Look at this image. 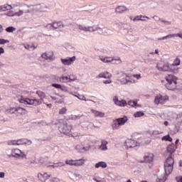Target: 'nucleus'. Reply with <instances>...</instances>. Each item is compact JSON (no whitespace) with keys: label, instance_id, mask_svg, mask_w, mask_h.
<instances>
[{"label":"nucleus","instance_id":"1","mask_svg":"<svg viewBox=\"0 0 182 182\" xmlns=\"http://www.w3.org/2000/svg\"><path fill=\"white\" fill-rule=\"evenodd\" d=\"M177 150V146L176 144H171L168 145L166 148V161L164 162V170H165V176L159 178V182H164L167 180V176H170L173 173L174 168V158H173V154L175 153Z\"/></svg>","mask_w":182,"mask_h":182},{"label":"nucleus","instance_id":"2","mask_svg":"<svg viewBox=\"0 0 182 182\" xmlns=\"http://www.w3.org/2000/svg\"><path fill=\"white\" fill-rule=\"evenodd\" d=\"M36 95H38L39 100L38 99H29L23 97H21L18 99L19 103H23V105H31L33 106H38L43 103V100L46 97V94L43 91L38 90L36 91Z\"/></svg>","mask_w":182,"mask_h":182},{"label":"nucleus","instance_id":"3","mask_svg":"<svg viewBox=\"0 0 182 182\" xmlns=\"http://www.w3.org/2000/svg\"><path fill=\"white\" fill-rule=\"evenodd\" d=\"M117 75H118L117 80L119 82L121 85H133L137 83V81L130 77L127 73L120 71L117 72Z\"/></svg>","mask_w":182,"mask_h":182},{"label":"nucleus","instance_id":"4","mask_svg":"<svg viewBox=\"0 0 182 182\" xmlns=\"http://www.w3.org/2000/svg\"><path fill=\"white\" fill-rule=\"evenodd\" d=\"M7 159H16V160H23L26 159V154L22 150L16 148L11 149L10 154H6Z\"/></svg>","mask_w":182,"mask_h":182},{"label":"nucleus","instance_id":"5","mask_svg":"<svg viewBox=\"0 0 182 182\" xmlns=\"http://www.w3.org/2000/svg\"><path fill=\"white\" fill-rule=\"evenodd\" d=\"M141 139V135L136 134L132 136V139H127L125 141L126 149H134L140 146V139Z\"/></svg>","mask_w":182,"mask_h":182},{"label":"nucleus","instance_id":"6","mask_svg":"<svg viewBox=\"0 0 182 182\" xmlns=\"http://www.w3.org/2000/svg\"><path fill=\"white\" fill-rule=\"evenodd\" d=\"M165 80L167 83L166 85L168 90H176L177 88V77L173 75H168Z\"/></svg>","mask_w":182,"mask_h":182},{"label":"nucleus","instance_id":"7","mask_svg":"<svg viewBox=\"0 0 182 182\" xmlns=\"http://www.w3.org/2000/svg\"><path fill=\"white\" fill-rule=\"evenodd\" d=\"M129 121V118L126 116L116 119L112 122V127L113 130H119L121 126H124Z\"/></svg>","mask_w":182,"mask_h":182},{"label":"nucleus","instance_id":"8","mask_svg":"<svg viewBox=\"0 0 182 182\" xmlns=\"http://www.w3.org/2000/svg\"><path fill=\"white\" fill-rule=\"evenodd\" d=\"M77 28H78L80 31H83L84 32H102V28L96 26H86L85 25L77 24Z\"/></svg>","mask_w":182,"mask_h":182},{"label":"nucleus","instance_id":"9","mask_svg":"<svg viewBox=\"0 0 182 182\" xmlns=\"http://www.w3.org/2000/svg\"><path fill=\"white\" fill-rule=\"evenodd\" d=\"M58 130L63 134H70L72 133V125L68 123L61 124L58 127Z\"/></svg>","mask_w":182,"mask_h":182},{"label":"nucleus","instance_id":"10","mask_svg":"<svg viewBox=\"0 0 182 182\" xmlns=\"http://www.w3.org/2000/svg\"><path fill=\"white\" fill-rule=\"evenodd\" d=\"M168 100V96L161 95H156L154 99L155 105H164Z\"/></svg>","mask_w":182,"mask_h":182},{"label":"nucleus","instance_id":"11","mask_svg":"<svg viewBox=\"0 0 182 182\" xmlns=\"http://www.w3.org/2000/svg\"><path fill=\"white\" fill-rule=\"evenodd\" d=\"M156 68L160 72H169L170 64L168 63H158L156 65Z\"/></svg>","mask_w":182,"mask_h":182},{"label":"nucleus","instance_id":"12","mask_svg":"<svg viewBox=\"0 0 182 182\" xmlns=\"http://www.w3.org/2000/svg\"><path fill=\"white\" fill-rule=\"evenodd\" d=\"M76 62V56L73 55V57H67L65 58H61V63L65 66H70L73 63Z\"/></svg>","mask_w":182,"mask_h":182},{"label":"nucleus","instance_id":"13","mask_svg":"<svg viewBox=\"0 0 182 182\" xmlns=\"http://www.w3.org/2000/svg\"><path fill=\"white\" fill-rule=\"evenodd\" d=\"M112 102L116 105V106H119V107H124L127 106V102L124 100H119V97L114 96L112 99Z\"/></svg>","mask_w":182,"mask_h":182},{"label":"nucleus","instance_id":"14","mask_svg":"<svg viewBox=\"0 0 182 182\" xmlns=\"http://www.w3.org/2000/svg\"><path fill=\"white\" fill-rule=\"evenodd\" d=\"M50 173L42 172L38 174V178L40 181L45 182L50 178Z\"/></svg>","mask_w":182,"mask_h":182},{"label":"nucleus","instance_id":"15","mask_svg":"<svg viewBox=\"0 0 182 182\" xmlns=\"http://www.w3.org/2000/svg\"><path fill=\"white\" fill-rule=\"evenodd\" d=\"M16 141H17V146H22L23 144L26 146H31V144H32V141L28 139H16Z\"/></svg>","mask_w":182,"mask_h":182},{"label":"nucleus","instance_id":"16","mask_svg":"<svg viewBox=\"0 0 182 182\" xmlns=\"http://www.w3.org/2000/svg\"><path fill=\"white\" fill-rule=\"evenodd\" d=\"M41 57L43 59H46V60H55V58L53 57V52L48 51L43 53Z\"/></svg>","mask_w":182,"mask_h":182},{"label":"nucleus","instance_id":"17","mask_svg":"<svg viewBox=\"0 0 182 182\" xmlns=\"http://www.w3.org/2000/svg\"><path fill=\"white\" fill-rule=\"evenodd\" d=\"M112 77V73L105 71L100 73L98 75L96 76V79H110Z\"/></svg>","mask_w":182,"mask_h":182},{"label":"nucleus","instance_id":"18","mask_svg":"<svg viewBox=\"0 0 182 182\" xmlns=\"http://www.w3.org/2000/svg\"><path fill=\"white\" fill-rule=\"evenodd\" d=\"M153 160H154V154L151 153H146L144 156V163H152Z\"/></svg>","mask_w":182,"mask_h":182},{"label":"nucleus","instance_id":"19","mask_svg":"<svg viewBox=\"0 0 182 182\" xmlns=\"http://www.w3.org/2000/svg\"><path fill=\"white\" fill-rule=\"evenodd\" d=\"M75 150H77L79 153H85V151H89V150H90V145L87 146L76 145Z\"/></svg>","mask_w":182,"mask_h":182},{"label":"nucleus","instance_id":"20","mask_svg":"<svg viewBox=\"0 0 182 182\" xmlns=\"http://www.w3.org/2000/svg\"><path fill=\"white\" fill-rule=\"evenodd\" d=\"M100 60L101 62H103V63H112L114 60L113 57L109 56H100Z\"/></svg>","mask_w":182,"mask_h":182},{"label":"nucleus","instance_id":"21","mask_svg":"<svg viewBox=\"0 0 182 182\" xmlns=\"http://www.w3.org/2000/svg\"><path fill=\"white\" fill-rule=\"evenodd\" d=\"M14 9V7L10 4H4L0 6V12H6Z\"/></svg>","mask_w":182,"mask_h":182},{"label":"nucleus","instance_id":"22","mask_svg":"<svg viewBox=\"0 0 182 182\" xmlns=\"http://www.w3.org/2000/svg\"><path fill=\"white\" fill-rule=\"evenodd\" d=\"M81 124V127H82V129H92V127H96L93 123L90 122H85L82 123H80Z\"/></svg>","mask_w":182,"mask_h":182},{"label":"nucleus","instance_id":"23","mask_svg":"<svg viewBox=\"0 0 182 182\" xmlns=\"http://www.w3.org/2000/svg\"><path fill=\"white\" fill-rule=\"evenodd\" d=\"M107 144H109V142L106 140H102L101 141V145L100 146V149L102 150V151H107Z\"/></svg>","mask_w":182,"mask_h":182},{"label":"nucleus","instance_id":"24","mask_svg":"<svg viewBox=\"0 0 182 182\" xmlns=\"http://www.w3.org/2000/svg\"><path fill=\"white\" fill-rule=\"evenodd\" d=\"M91 112L92 113H93L95 117H105V116H106V114H105V112H102L96 109H92Z\"/></svg>","mask_w":182,"mask_h":182},{"label":"nucleus","instance_id":"25","mask_svg":"<svg viewBox=\"0 0 182 182\" xmlns=\"http://www.w3.org/2000/svg\"><path fill=\"white\" fill-rule=\"evenodd\" d=\"M107 168V164L105 161H99L98 163L95 164V168Z\"/></svg>","mask_w":182,"mask_h":182},{"label":"nucleus","instance_id":"26","mask_svg":"<svg viewBox=\"0 0 182 182\" xmlns=\"http://www.w3.org/2000/svg\"><path fill=\"white\" fill-rule=\"evenodd\" d=\"M60 82L61 83H70V76H69V75H67V76L63 75V76H61L60 78Z\"/></svg>","mask_w":182,"mask_h":182},{"label":"nucleus","instance_id":"27","mask_svg":"<svg viewBox=\"0 0 182 182\" xmlns=\"http://www.w3.org/2000/svg\"><path fill=\"white\" fill-rule=\"evenodd\" d=\"M171 72L172 73H178L180 72V68H178L176 65H173V64L169 65V71Z\"/></svg>","mask_w":182,"mask_h":182},{"label":"nucleus","instance_id":"28","mask_svg":"<svg viewBox=\"0 0 182 182\" xmlns=\"http://www.w3.org/2000/svg\"><path fill=\"white\" fill-rule=\"evenodd\" d=\"M53 29H62L63 28V23L62 21H57L53 23Z\"/></svg>","mask_w":182,"mask_h":182},{"label":"nucleus","instance_id":"29","mask_svg":"<svg viewBox=\"0 0 182 182\" xmlns=\"http://www.w3.org/2000/svg\"><path fill=\"white\" fill-rule=\"evenodd\" d=\"M141 18H146V19H150V18L143 16V15H139L136 16L135 18L132 19L133 22H136V21H141L142 22H146L147 20L146 19H142Z\"/></svg>","mask_w":182,"mask_h":182},{"label":"nucleus","instance_id":"30","mask_svg":"<svg viewBox=\"0 0 182 182\" xmlns=\"http://www.w3.org/2000/svg\"><path fill=\"white\" fill-rule=\"evenodd\" d=\"M126 11H127V8H126V6H119L115 9V12L117 14H123V12H126Z\"/></svg>","mask_w":182,"mask_h":182},{"label":"nucleus","instance_id":"31","mask_svg":"<svg viewBox=\"0 0 182 182\" xmlns=\"http://www.w3.org/2000/svg\"><path fill=\"white\" fill-rule=\"evenodd\" d=\"M128 105L132 107H141V105L137 104L136 100H130L128 102Z\"/></svg>","mask_w":182,"mask_h":182},{"label":"nucleus","instance_id":"32","mask_svg":"<svg viewBox=\"0 0 182 182\" xmlns=\"http://www.w3.org/2000/svg\"><path fill=\"white\" fill-rule=\"evenodd\" d=\"M16 112L18 113V114H26L27 113L26 109L21 107H16Z\"/></svg>","mask_w":182,"mask_h":182},{"label":"nucleus","instance_id":"33","mask_svg":"<svg viewBox=\"0 0 182 182\" xmlns=\"http://www.w3.org/2000/svg\"><path fill=\"white\" fill-rule=\"evenodd\" d=\"M63 166H65L64 162H58L53 165H48V167H53V168H56L58 167H63Z\"/></svg>","mask_w":182,"mask_h":182},{"label":"nucleus","instance_id":"34","mask_svg":"<svg viewBox=\"0 0 182 182\" xmlns=\"http://www.w3.org/2000/svg\"><path fill=\"white\" fill-rule=\"evenodd\" d=\"M64 48L68 52H75V47L70 44H65Z\"/></svg>","mask_w":182,"mask_h":182},{"label":"nucleus","instance_id":"35","mask_svg":"<svg viewBox=\"0 0 182 182\" xmlns=\"http://www.w3.org/2000/svg\"><path fill=\"white\" fill-rule=\"evenodd\" d=\"M113 59L114 65H122V63H123L120 57L113 58Z\"/></svg>","mask_w":182,"mask_h":182},{"label":"nucleus","instance_id":"36","mask_svg":"<svg viewBox=\"0 0 182 182\" xmlns=\"http://www.w3.org/2000/svg\"><path fill=\"white\" fill-rule=\"evenodd\" d=\"M149 134L151 137H156V136H159V134H161V132L159 130H154V131H151Z\"/></svg>","mask_w":182,"mask_h":182},{"label":"nucleus","instance_id":"37","mask_svg":"<svg viewBox=\"0 0 182 182\" xmlns=\"http://www.w3.org/2000/svg\"><path fill=\"white\" fill-rule=\"evenodd\" d=\"M172 65L173 66H180V65H181V60H180V58L176 57Z\"/></svg>","mask_w":182,"mask_h":182},{"label":"nucleus","instance_id":"38","mask_svg":"<svg viewBox=\"0 0 182 182\" xmlns=\"http://www.w3.org/2000/svg\"><path fill=\"white\" fill-rule=\"evenodd\" d=\"M85 164V161L83 159L75 160V166H83Z\"/></svg>","mask_w":182,"mask_h":182},{"label":"nucleus","instance_id":"39","mask_svg":"<svg viewBox=\"0 0 182 182\" xmlns=\"http://www.w3.org/2000/svg\"><path fill=\"white\" fill-rule=\"evenodd\" d=\"M6 112L7 113V114H14V113H16V107H13L6 109Z\"/></svg>","mask_w":182,"mask_h":182},{"label":"nucleus","instance_id":"40","mask_svg":"<svg viewBox=\"0 0 182 182\" xmlns=\"http://www.w3.org/2000/svg\"><path fill=\"white\" fill-rule=\"evenodd\" d=\"M6 31L9 33H14V32H15V31H16V28H15L14 26H9L6 28Z\"/></svg>","mask_w":182,"mask_h":182},{"label":"nucleus","instance_id":"41","mask_svg":"<svg viewBox=\"0 0 182 182\" xmlns=\"http://www.w3.org/2000/svg\"><path fill=\"white\" fill-rule=\"evenodd\" d=\"M161 140L163 141H173V138L170 136V135H166L162 137Z\"/></svg>","mask_w":182,"mask_h":182},{"label":"nucleus","instance_id":"42","mask_svg":"<svg viewBox=\"0 0 182 182\" xmlns=\"http://www.w3.org/2000/svg\"><path fill=\"white\" fill-rule=\"evenodd\" d=\"M8 146H18L17 141L16 140H9L7 141Z\"/></svg>","mask_w":182,"mask_h":182},{"label":"nucleus","instance_id":"43","mask_svg":"<svg viewBox=\"0 0 182 182\" xmlns=\"http://www.w3.org/2000/svg\"><path fill=\"white\" fill-rule=\"evenodd\" d=\"M25 49H27L28 50H35V49H36V46L32 45H25L24 46Z\"/></svg>","mask_w":182,"mask_h":182},{"label":"nucleus","instance_id":"44","mask_svg":"<svg viewBox=\"0 0 182 182\" xmlns=\"http://www.w3.org/2000/svg\"><path fill=\"white\" fill-rule=\"evenodd\" d=\"M134 117H143L144 116V112L143 111H139L134 113Z\"/></svg>","mask_w":182,"mask_h":182},{"label":"nucleus","instance_id":"45","mask_svg":"<svg viewBox=\"0 0 182 182\" xmlns=\"http://www.w3.org/2000/svg\"><path fill=\"white\" fill-rule=\"evenodd\" d=\"M65 164H67L68 166H75V160L67 159L65 160Z\"/></svg>","mask_w":182,"mask_h":182},{"label":"nucleus","instance_id":"46","mask_svg":"<svg viewBox=\"0 0 182 182\" xmlns=\"http://www.w3.org/2000/svg\"><path fill=\"white\" fill-rule=\"evenodd\" d=\"M75 96V97H77V99H79L80 100H85V102H86V97H85L84 95H74Z\"/></svg>","mask_w":182,"mask_h":182},{"label":"nucleus","instance_id":"47","mask_svg":"<svg viewBox=\"0 0 182 182\" xmlns=\"http://www.w3.org/2000/svg\"><path fill=\"white\" fill-rule=\"evenodd\" d=\"M70 76V82H75V80H77V77L75 75H68Z\"/></svg>","mask_w":182,"mask_h":182},{"label":"nucleus","instance_id":"48","mask_svg":"<svg viewBox=\"0 0 182 182\" xmlns=\"http://www.w3.org/2000/svg\"><path fill=\"white\" fill-rule=\"evenodd\" d=\"M73 177L75 178V180H80L82 178V176L79 173H73Z\"/></svg>","mask_w":182,"mask_h":182},{"label":"nucleus","instance_id":"49","mask_svg":"<svg viewBox=\"0 0 182 182\" xmlns=\"http://www.w3.org/2000/svg\"><path fill=\"white\" fill-rule=\"evenodd\" d=\"M174 38H176V34H168L164 36V39H173Z\"/></svg>","mask_w":182,"mask_h":182},{"label":"nucleus","instance_id":"50","mask_svg":"<svg viewBox=\"0 0 182 182\" xmlns=\"http://www.w3.org/2000/svg\"><path fill=\"white\" fill-rule=\"evenodd\" d=\"M60 90L64 92H69V87L65 85H61Z\"/></svg>","mask_w":182,"mask_h":182},{"label":"nucleus","instance_id":"51","mask_svg":"<svg viewBox=\"0 0 182 182\" xmlns=\"http://www.w3.org/2000/svg\"><path fill=\"white\" fill-rule=\"evenodd\" d=\"M45 28H46L48 31H52V29H53V23H48L45 26Z\"/></svg>","mask_w":182,"mask_h":182},{"label":"nucleus","instance_id":"52","mask_svg":"<svg viewBox=\"0 0 182 182\" xmlns=\"http://www.w3.org/2000/svg\"><path fill=\"white\" fill-rule=\"evenodd\" d=\"M5 43H9V40H5L4 38H0V45H5Z\"/></svg>","mask_w":182,"mask_h":182},{"label":"nucleus","instance_id":"53","mask_svg":"<svg viewBox=\"0 0 182 182\" xmlns=\"http://www.w3.org/2000/svg\"><path fill=\"white\" fill-rule=\"evenodd\" d=\"M161 22L163 24L166 25V26L171 25V21H166V20H164L163 18H161Z\"/></svg>","mask_w":182,"mask_h":182},{"label":"nucleus","instance_id":"54","mask_svg":"<svg viewBox=\"0 0 182 182\" xmlns=\"http://www.w3.org/2000/svg\"><path fill=\"white\" fill-rule=\"evenodd\" d=\"M52 86H53V87H55V89H60H60L62 87V85L56 84V83H53Z\"/></svg>","mask_w":182,"mask_h":182},{"label":"nucleus","instance_id":"55","mask_svg":"<svg viewBox=\"0 0 182 182\" xmlns=\"http://www.w3.org/2000/svg\"><path fill=\"white\" fill-rule=\"evenodd\" d=\"M176 120L178 123H182V113L177 115Z\"/></svg>","mask_w":182,"mask_h":182},{"label":"nucleus","instance_id":"56","mask_svg":"<svg viewBox=\"0 0 182 182\" xmlns=\"http://www.w3.org/2000/svg\"><path fill=\"white\" fill-rule=\"evenodd\" d=\"M70 119L71 120H77L79 119H80V116H77V115H71Z\"/></svg>","mask_w":182,"mask_h":182},{"label":"nucleus","instance_id":"57","mask_svg":"<svg viewBox=\"0 0 182 182\" xmlns=\"http://www.w3.org/2000/svg\"><path fill=\"white\" fill-rule=\"evenodd\" d=\"M132 77H135L137 80H140L141 79V75L140 74H134L132 75Z\"/></svg>","mask_w":182,"mask_h":182},{"label":"nucleus","instance_id":"58","mask_svg":"<svg viewBox=\"0 0 182 182\" xmlns=\"http://www.w3.org/2000/svg\"><path fill=\"white\" fill-rule=\"evenodd\" d=\"M104 85H110V83H112L113 81L110 80V78H108V80H105L102 81Z\"/></svg>","mask_w":182,"mask_h":182},{"label":"nucleus","instance_id":"59","mask_svg":"<svg viewBox=\"0 0 182 182\" xmlns=\"http://www.w3.org/2000/svg\"><path fill=\"white\" fill-rule=\"evenodd\" d=\"M68 112V109L65 107H63L62 109H60L59 113L60 114H65Z\"/></svg>","mask_w":182,"mask_h":182},{"label":"nucleus","instance_id":"60","mask_svg":"<svg viewBox=\"0 0 182 182\" xmlns=\"http://www.w3.org/2000/svg\"><path fill=\"white\" fill-rule=\"evenodd\" d=\"M21 15H23V12L22 11L14 13V16H21Z\"/></svg>","mask_w":182,"mask_h":182},{"label":"nucleus","instance_id":"61","mask_svg":"<svg viewBox=\"0 0 182 182\" xmlns=\"http://www.w3.org/2000/svg\"><path fill=\"white\" fill-rule=\"evenodd\" d=\"M152 18L154 21H156V22H159V21H161L162 19L160 17H159V16H154Z\"/></svg>","mask_w":182,"mask_h":182},{"label":"nucleus","instance_id":"62","mask_svg":"<svg viewBox=\"0 0 182 182\" xmlns=\"http://www.w3.org/2000/svg\"><path fill=\"white\" fill-rule=\"evenodd\" d=\"M24 182H35V178L33 177H31L24 181Z\"/></svg>","mask_w":182,"mask_h":182},{"label":"nucleus","instance_id":"63","mask_svg":"<svg viewBox=\"0 0 182 182\" xmlns=\"http://www.w3.org/2000/svg\"><path fill=\"white\" fill-rule=\"evenodd\" d=\"M176 181L177 182H182V176H178L176 177Z\"/></svg>","mask_w":182,"mask_h":182},{"label":"nucleus","instance_id":"64","mask_svg":"<svg viewBox=\"0 0 182 182\" xmlns=\"http://www.w3.org/2000/svg\"><path fill=\"white\" fill-rule=\"evenodd\" d=\"M50 181L51 182H59V178H51Z\"/></svg>","mask_w":182,"mask_h":182}]
</instances>
